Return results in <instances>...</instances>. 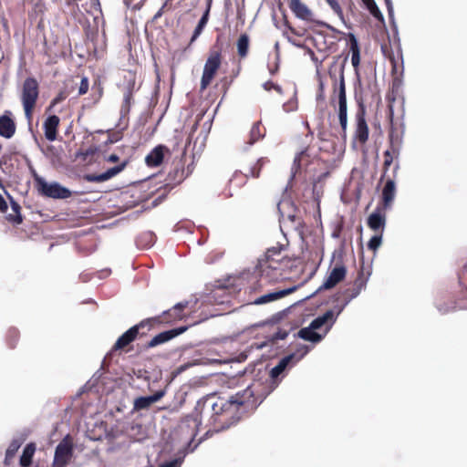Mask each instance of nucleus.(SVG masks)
<instances>
[{"instance_id": "bf43d9fd", "label": "nucleus", "mask_w": 467, "mask_h": 467, "mask_svg": "<svg viewBox=\"0 0 467 467\" xmlns=\"http://www.w3.org/2000/svg\"><path fill=\"white\" fill-rule=\"evenodd\" d=\"M92 4L95 7H97L100 11V4L99 0H92Z\"/></svg>"}, {"instance_id": "5fc2aeb1", "label": "nucleus", "mask_w": 467, "mask_h": 467, "mask_svg": "<svg viewBox=\"0 0 467 467\" xmlns=\"http://www.w3.org/2000/svg\"><path fill=\"white\" fill-rule=\"evenodd\" d=\"M108 161L109 162H116L119 161V156L116 155V154H110L108 158H107Z\"/></svg>"}, {"instance_id": "79ce46f5", "label": "nucleus", "mask_w": 467, "mask_h": 467, "mask_svg": "<svg viewBox=\"0 0 467 467\" xmlns=\"http://www.w3.org/2000/svg\"><path fill=\"white\" fill-rule=\"evenodd\" d=\"M186 452H183L182 457L176 458L171 462L161 464L160 467H180L183 462Z\"/></svg>"}, {"instance_id": "37998d69", "label": "nucleus", "mask_w": 467, "mask_h": 467, "mask_svg": "<svg viewBox=\"0 0 467 467\" xmlns=\"http://www.w3.org/2000/svg\"><path fill=\"white\" fill-rule=\"evenodd\" d=\"M309 347L303 345L297 348L296 354V364L308 353Z\"/></svg>"}, {"instance_id": "e433bc0d", "label": "nucleus", "mask_w": 467, "mask_h": 467, "mask_svg": "<svg viewBox=\"0 0 467 467\" xmlns=\"http://www.w3.org/2000/svg\"><path fill=\"white\" fill-rule=\"evenodd\" d=\"M327 5L330 6V8L333 10V12L338 16V18L342 21H344V14L343 10L338 3L337 0H326Z\"/></svg>"}, {"instance_id": "5701e85b", "label": "nucleus", "mask_w": 467, "mask_h": 467, "mask_svg": "<svg viewBox=\"0 0 467 467\" xmlns=\"http://www.w3.org/2000/svg\"><path fill=\"white\" fill-rule=\"evenodd\" d=\"M166 147L163 145L156 146L145 158V162L149 167H157L161 164Z\"/></svg>"}, {"instance_id": "cd10ccee", "label": "nucleus", "mask_w": 467, "mask_h": 467, "mask_svg": "<svg viewBox=\"0 0 467 467\" xmlns=\"http://www.w3.org/2000/svg\"><path fill=\"white\" fill-rule=\"evenodd\" d=\"M36 451V446L34 443H28L23 450V453L20 457V465L22 467H29L32 463V458Z\"/></svg>"}, {"instance_id": "aec40b11", "label": "nucleus", "mask_w": 467, "mask_h": 467, "mask_svg": "<svg viewBox=\"0 0 467 467\" xmlns=\"http://www.w3.org/2000/svg\"><path fill=\"white\" fill-rule=\"evenodd\" d=\"M356 120L355 139L360 143H365L368 139V127L365 119L364 112L358 113Z\"/></svg>"}, {"instance_id": "f704fd0d", "label": "nucleus", "mask_w": 467, "mask_h": 467, "mask_svg": "<svg viewBox=\"0 0 467 467\" xmlns=\"http://www.w3.org/2000/svg\"><path fill=\"white\" fill-rule=\"evenodd\" d=\"M370 14L379 21L384 22V16L374 0H363Z\"/></svg>"}, {"instance_id": "393cba45", "label": "nucleus", "mask_w": 467, "mask_h": 467, "mask_svg": "<svg viewBox=\"0 0 467 467\" xmlns=\"http://www.w3.org/2000/svg\"><path fill=\"white\" fill-rule=\"evenodd\" d=\"M8 199L10 200L12 213L6 214V220L14 224L22 223L23 217L21 214L20 205L14 200V198L10 194H8Z\"/></svg>"}, {"instance_id": "a18cd8bd", "label": "nucleus", "mask_w": 467, "mask_h": 467, "mask_svg": "<svg viewBox=\"0 0 467 467\" xmlns=\"http://www.w3.org/2000/svg\"><path fill=\"white\" fill-rule=\"evenodd\" d=\"M384 1L386 4V6H387L389 16L390 19L393 20L394 19V8H393V5H392V1L391 0H384Z\"/></svg>"}, {"instance_id": "c03bdc74", "label": "nucleus", "mask_w": 467, "mask_h": 467, "mask_svg": "<svg viewBox=\"0 0 467 467\" xmlns=\"http://www.w3.org/2000/svg\"><path fill=\"white\" fill-rule=\"evenodd\" d=\"M88 80L87 78H83L81 79L80 85L78 87V94L84 95L88 92Z\"/></svg>"}, {"instance_id": "4d7b16f0", "label": "nucleus", "mask_w": 467, "mask_h": 467, "mask_svg": "<svg viewBox=\"0 0 467 467\" xmlns=\"http://www.w3.org/2000/svg\"><path fill=\"white\" fill-rule=\"evenodd\" d=\"M317 100H323V99H325L324 91H319V93L317 95Z\"/></svg>"}, {"instance_id": "72a5a7b5", "label": "nucleus", "mask_w": 467, "mask_h": 467, "mask_svg": "<svg viewBox=\"0 0 467 467\" xmlns=\"http://www.w3.org/2000/svg\"><path fill=\"white\" fill-rule=\"evenodd\" d=\"M155 243V235L151 232L143 233L137 240L138 245L144 248L151 247Z\"/></svg>"}, {"instance_id": "f8f14e48", "label": "nucleus", "mask_w": 467, "mask_h": 467, "mask_svg": "<svg viewBox=\"0 0 467 467\" xmlns=\"http://www.w3.org/2000/svg\"><path fill=\"white\" fill-rule=\"evenodd\" d=\"M289 8L296 18L310 22L313 20V13L301 0H289Z\"/></svg>"}, {"instance_id": "20e7f679", "label": "nucleus", "mask_w": 467, "mask_h": 467, "mask_svg": "<svg viewBox=\"0 0 467 467\" xmlns=\"http://www.w3.org/2000/svg\"><path fill=\"white\" fill-rule=\"evenodd\" d=\"M328 315L327 316H318L315 319H313L308 327L301 328L296 337L304 339L306 341H309L311 343H319L325 337L327 334L317 333L316 330L321 328L322 327H326L325 320L327 319Z\"/></svg>"}, {"instance_id": "052dcab7", "label": "nucleus", "mask_w": 467, "mask_h": 467, "mask_svg": "<svg viewBox=\"0 0 467 467\" xmlns=\"http://www.w3.org/2000/svg\"><path fill=\"white\" fill-rule=\"evenodd\" d=\"M400 169V163L399 162H396L395 166H394V171H393V173H394V177H396V174L398 172Z\"/></svg>"}, {"instance_id": "6e6d98bb", "label": "nucleus", "mask_w": 467, "mask_h": 467, "mask_svg": "<svg viewBox=\"0 0 467 467\" xmlns=\"http://www.w3.org/2000/svg\"><path fill=\"white\" fill-rule=\"evenodd\" d=\"M109 273H110V271L109 269H104V270L100 271L99 277L108 276L109 275Z\"/></svg>"}, {"instance_id": "09e8293b", "label": "nucleus", "mask_w": 467, "mask_h": 467, "mask_svg": "<svg viewBox=\"0 0 467 467\" xmlns=\"http://www.w3.org/2000/svg\"><path fill=\"white\" fill-rule=\"evenodd\" d=\"M311 59L315 63L317 70H319V67L322 65L323 60H319L314 54V52L311 51Z\"/></svg>"}, {"instance_id": "864d4df0", "label": "nucleus", "mask_w": 467, "mask_h": 467, "mask_svg": "<svg viewBox=\"0 0 467 467\" xmlns=\"http://www.w3.org/2000/svg\"><path fill=\"white\" fill-rule=\"evenodd\" d=\"M273 86H275V83L272 82V81H266L265 83L263 84V88L269 91L273 88Z\"/></svg>"}, {"instance_id": "423d86ee", "label": "nucleus", "mask_w": 467, "mask_h": 467, "mask_svg": "<svg viewBox=\"0 0 467 467\" xmlns=\"http://www.w3.org/2000/svg\"><path fill=\"white\" fill-rule=\"evenodd\" d=\"M221 66V55L219 52H212L208 57L202 71L201 79V89L204 90L213 79L217 70Z\"/></svg>"}, {"instance_id": "4c0bfd02", "label": "nucleus", "mask_w": 467, "mask_h": 467, "mask_svg": "<svg viewBox=\"0 0 467 467\" xmlns=\"http://www.w3.org/2000/svg\"><path fill=\"white\" fill-rule=\"evenodd\" d=\"M298 103L296 99V91L294 92V97L287 102L284 103L283 109L285 112H292L297 109Z\"/></svg>"}, {"instance_id": "c756f323", "label": "nucleus", "mask_w": 467, "mask_h": 467, "mask_svg": "<svg viewBox=\"0 0 467 467\" xmlns=\"http://www.w3.org/2000/svg\"><path fill=\"white\" fill-rule=\"evenodd\" d=\"M209 13H210V5L207 7L205 12L202 16L201 19L199 20V22L193 31V34L191 38L192 43L194 42L198 38V36L202 34L203 28L205 27V26L208 22Z\"/></svg>"}, {"instance_id": "7ed1b4c3", "label": "nucleus", "mask_w": 467, "mask_h": 467, "mask_svg": "<svg viewBox=\"0 0 467 467\" xmlns=\"http://www.w3.org/2000/svg\"><path fill=\"white\" fill-rule=\"evenodd\" d=\"M348 60V57H345L343 63L339 68V84L337 89L338 99V119L342 131L346 134L348 126V106H347V96H346V86L344 78L345 64Z\"/></svg>"}, {"instance_id": "c85d7f7f", "label": "nucleus", "mask_w": 467, "mask_h": 467, "mask_svg": "<svg viewBox=\"0 0 467 467\" xmlns=\"http://www.w3.org/2000/svg\"><path fill=\"white\" fill-rule=\"evenodd\" d=\"M366 286V282L358 279L355 282V287L352 290L347 289L343 292L346 296V304H349L354 298H356Z\"/></svg>"}, {"instance_id": "de8ad7c7", "label": "nucleus", "mask_w": 467, "mask_h": 467, "mask_svg": "<svg viewBox=\"0 0 467 467\" xmlns=\"http://www.w3.org/2000/svg\"><path fill=\"white\" fill-rule=\"evenodd\" d=\"M8 209L7 202H5V198L0 193V212L5 213Z\"/></svg>"}, {"instance_id": "473e14b6", "label": "nucleus", "mask_w": 467, "mask_h": 467, "mask_svg": "<svg viewBox=\"0 0 467 467\" xmlns=\"http://www.w3.org/2000/svg\"><path fill=\"white\" fill-rule=\"evenodd\" d=\"M306 155V150H302V151L298 152L296 155V157L294 159V161H293V165L291 167V174H290V178H289V182L294 180V178L296 177V173L300 170V168H301V161H302V159Z\"/></svg>"}, {"instance_id": "774afa93", "label": "nucleus", "mask_w": 467, "mask_h": 467, "mask_svg": "<svg viewBox=\"0 0 467 467\" xmlns=\"http://www.w3.org/2000/svg\"><path fill=\"white\" fill-rule=\"evenodd\" d=\"M337 59L338 57L336 58V60L334 61V63L332 64V67L336 66L337 62Z\"/></svg>"}, {"instance_id": "4468645a", "label": "nucleus", "mask_w": 467, "mask_h": 467, "mask_svg": "<svg viewBox=\"0 0 467 467\" xmlns=\"http://www.w3.org/2000/svg\"><path fill=\"white\" fill-rule=\"evenodd\" d=\"M296 288H297V286H292V287H289L286 289L278 290V291H275V292H271V293L260 296L253 301V304L254 305L268 304L270 302L278 300V299L293 293L294 291L296 290Z\"/></svg>"}, {"instance_id": "338daca9", "label": "nucleus", "mask_w": 467, "mask_h": 467, "mask_svg": "<svg viewBox=\"0 0 467 467\" xmlns=\"http://www.w3.org/2000/svg\"><path fill=\"white\" fill-rule=\"evenodd\" d=\"M438 310L441 312V313H446L448 310L447 309H442L441 307L438 306Z\"/></svg>"}, {"instance_id": "69168bd1", "label": "nucleus", "mask_w": 467, "mask_h": 467, "mask_svg": "<svg viewBox=\"0 0 467 467\" xmlns=\"http://www.w3.org/2000/svg\"><path fill=\"white\" fill-rule=\"evenodd\" d=\"M319 91H324V84H323V82L319 83Z\"/></svg>"}, {"instance_id": "ddd939ff", "label": "nucleus", "mask_w": 467, "mask_h": 467, "mask_svg": "<svg viewBox=\"0 0 467 467\" xmlns=\"http://www.w3.org/2000/svg\"><path fill=\"white\" fill-rule=\"evenodd\" d=\"M296 365V354H289L282 358L278 363L271 369L270 377L273 379H277L286 369Z\"/></svg>"}, {"instance_id": "603ef678", "label": "nucleus", "mask_w": 467, "mask_h": 467, "mask_svg": "<svg viewBox=\"0 0 467 467\" xmlns=\"http://www.w3.org/2000/svg\"><path fill=\"white\" fill-rule=\"evenodd\" d=\"M165 6H166V3H164V5L160 8V10L154 15L153 19L156 20L162 16Z\"/></svg>"}, {"instance_id": "7c9ffc66", "label": "nucleus", "mask_w": 467, "mask_h": 467, "mask_svg": "<svg viewBox=\"0 0 467 467\" xmlns=\"http://www.w3.org/2000/svg\"><path fill=\"white\" fill-rule=\"evenodd\" d=\"M399 154H400L399 150L395 149L393 147H391V149H389L384 151V162H383L384 173H383L381 179L386 175V172L389 170V168L390 167L391 163L393 162L394 158H398Z\"/></svg>"}, {"instance_id": "f03ea898", "label": "nucleus", "mask_w": 467, "mask_h": 467, "mask_svg": "<svg viewBox=\"0 0 467 467\" xmlns=\"http://www.w3.org/2000/svg\"><path fill=\"white\" fill-rule=\"evenodd\" d=\"M39 95L38 82L34 78H26L23 83L21 101L26 118L30 120L32 111Z\"/></svg>"}, {"instance_id": "6e6552de", "label": "nucleus", "mask_w": 467, "mask_h": 467, "mask_svg": "<svg viewBox=\"0 0 467 467\" xmlns=\"http://www.w3.org/2000/svg\"><path fill=\"white\" fill-rule=\"evenodd\" d=\"M72 445L67 439L60 441L55 451L54 466L65 467L72 457Z\"/></svg>"}, {"instance_id": "ea45409f", "label": "nucleus", "mask_w": 467, "mask_h": 467, "mask_svg": "<svg viewBox=\"0 0 467 467\" xmlns=\"http://www.w3.org/2000/svg\"><path fill=\"white\" fill-rule=\"evenodd\" d=\"M382 243V233L373 235L368 243V248L376 251Z\"/></svg>"}, {"instance_id": "0e129e2a", "label": "nucleus", "mask_w": 467, "mask_h": 467, "mask_svg": "<svg viewBox=\"0 0 467 467\" xmlns=\"http://www.w3.org/2000/svg\"><path fill=\"white\" fill-rule=\"evenodd\" d=\"M329 76H330V78L336 79V74L333 73L332 68H330V70H329Z\"/></svg>"}, {"instance_id": "412c9836", "label": "nucleus", "mask_w": 467, "mask_h": 467, "mask_svg": "<svg viewBox=\"0 0 467 467\" xmlns=\"http://www.w3.org/2000/svg\"><path fill=\"white\" fill-rule=\"evenodd\" d=\"M59 118L57 115H51L44 122L45 137L48 141L57 140V130L59 125Z\"/></svg>"}, {"instance_id": "bb28decb", "label": "nucleus", "mask_w": 467, "mask_h": 467, "mask_svg": "<svg viewBox=\"0 0 467 467\" xmlns=\"http://www.w3.org/2000/svg\"><path fill=\"white\" fill-rule=\"evenodd\" d=\"M348 37L350 42L351 63L353 67L357 70L360 63V50L358 42L355 35L352 33L348 35Z\"/></svg>"}, {"instance_id": "2eb2a0df", "label": "nucleus", "mask_w": 467, "mask_h": 467, "mask_svg": "<svg viewBox=\"0 0 467 467\" xmlns=\"http://www.w3.org/2000/svg\"><path fill=\"white\" fill-rule=\"evenodd\" d=\"M16 123L11 118V112L5 111V113L0 116V136L5 139H10L16 133Z\"/></svg>"}, {"instance_id": "49530a36", "label": "nucleus", "mask_w": 467, "mask_h": 467, "mask_svg": "<svg viewBox=\"0 0 467 467\" xmlns=\"http://www.w3.org/2000/svg\"><path fill=\"white\" fill-rule=\"evenodd\" d=\"M93 150L88 149L85 151L79 150L77 152V157H81L84 161L87 159L88 156L93 154Z\"/></svg>"}, {"instance_id": "58836bf2", "label": "nucleus", "mask_w": 467, "mask_h": 467, "mask_svg": "<svg viewBox=\"0 0 467 467\" xmlns=\"http://www.w3.org/2000/svg\"><path fill=\"white\" fill-rule=\"evenodd\" d=\"M268 161V160L266 158H260L257 160V162L255 163L254 166H253L251 169H250V173H251V176L254 177V178H257L259 177V174H260V169Z\"/></svg>"}, {"instance_id": "a878e982", "label": "nucleus", "mask_w": 467, "mask_h": 467, "mask_svg": "<svg viewBox=\"0 0 467 467\" xmlns=\"http://www.w3.org/2000/svg\"><path fill=\"white\" fill-rule=\"evenodd\" d=\"M265 136V130L262 127L261 121H257L253 124L250 132L249 139L247 141L248 147H251Z\"/></svg>"}, {"instance_id": "c9c22d12", "label": "nucleus", "mask_w": 467, "mask_h": 467, "mask_svg": "<svg viewBox=\"0 0 467 467\" xmlns=\"http://www.w3.org/2000/svg\"><path fill=\"white\" fill-rule=\"evenodd\" d=\"M20 446H21V442L19 441H17V440L12 441L5 451V461L12 459L16 455V453L18 451V449L20 448Z\"/></svg>"}, {"instance_id": "a211bd4d", "label": "nucleus", "mask_w": 467, "mask_h": 467, "mask_svg": "<svg viewBox=\"0 0 467 467\" xmlns=\"http://www.w3.org/2000/svg\"><path fill=\"white\" fill-rule=\"evenodd\" d=\"M396 196V183L393 178L388 179L382 190L383 208L389 209Z\"/></svg>"}, {"instance_id": "39448f33", "label": "nucleus", "mask_w": 467, "mask_h": 467, "mask_svg": "<svg viewBox=\"0 0 467 467\" xmlns=\"http://www.w3.org/2000/svg\"><path fill=\"white\" fill-rule=\"evenodd\" d=\"M36 182L41 194L48 198L67 199L71 195L69 189L62 186L58 182H47L42 178H38Z\"/></svg>"}, {"instance_id": "a19ab883", "label": "nucleus", "mask_w": 467, "mask_h": 467, "mask_svg": "<svg viewBox=\"0 0 467 467\" xmlns=\"http://www.w3.org/2000/svg\"><path fill=\"white\" fill-rule=\"evenodd\" d=\"M130 99H131V92L130 90H128L124 94V98H123V104H122V107H121V112L122 113L129 112L130 106Z\"/></svg>"}, {"instance_id": "4be33fe9", "label": "nucleus", "mask_w": 467, "mask_h": 467, "mask_svg": "<svg viewBox=\"0 0 467 467\" xmlns=\"http://www.w3.org/2000/svg\"><path fill=\"white\" fill-rule=\"evenodd\" d=\"M348 304H346V300L341 305H336L333 309H329L326 311L322 316H327V319L325 320L326 328H325V334H327L329 330L332 328L333 325L336 323L338 316L342 313V311L345 309V307Z\"/></svg>"}, {"instance_id": "f3484780", "label": "nucleus", "mask_w": 467, "mask_h": 467, "mask_svg": "<svg viewBox=\"0 0 467 467\" xmlns=\"http://www.w3.org/2000/svg\"><path fill=\"white\" fill-rule=\"evenodd\" d=\"M368 226L375 231L383 232L384 227L386 225V216L382 213L379 207L376 208V210L368 216Z\"/></svg>"}, {"instance_id": "3c124183", "label": "nucleus", "mask_w": 467, "mask_h": 467, "mask_svg": "<svg viewBox=\"0 0 467 467\" xmlns=\"http://www.w3.org/2000/svg\"><path fill=\"white\" fill-rule=\"evenodd\" d=\"M287 337V332L279 330L275 333V338L276 339H285Z\"/></svg>"}, {"instance_id": "1a4fd4ad", "label": "nucleus", "mask_w": 467, "mask_h": 467, "mask_svg": "<svg viewBox=\"0 0 467 467\" xmlns=\"http://www.w3.org/2000/svg\"><path fill=\"white\" fill-rule=\"evenodd\" d=\"M346 274V267L343 265H337L329 273L328 276L322 284V285L313 295L306 296V299L313 296L315 294L321 290H327L333 288L345 278Z\"/></svg>"}, {"instance_id": "9b49d317", "label": "nucleus", "mask_w": 467, "mask_h": 467, "mask_svg": "<svg viewBox=\"0 0 467 467\" xmlns=\"http://www.w3.org/2000/svg\"><path fill=\"white\" fill-rule=\"evenodd\" d=\"M126 161L114 166L112 168L108 169L106 171L100 173V174H85L83 179L86 182H106L117 174H119L120 171H122L126 166Z\"/></svg>"}, {"instance_id": "9d476101", "label": "nucleus", "mask_w": 467, "mask_h": 467, "mask_svg": "<svg viewBox=\"0 0 467 467\" xmlns=\"http://www.w3.org/2000/svg\"><path fill=\"white\" fill-rule=\"evenodd\" d=\"M187 330V327H181L170 330H166L154 336L147 344V348H151L159 345L164 344Z\"/></svg>"}, {"instance_id": "b1692460", "label": "nucleus", "mask_w": 467, "mask_h": 467, "mask_svg": "<svg viewBox=\"0 0 467 467\" xmlns=\"http://www.w3.org/2000/svg\"><path fill=\"white\" fill-rule=\"evenodd\" d=\"M188 301H182L175 304L172 308L162 312V317L167 322L180 320L182 318V310L188 306Z\"/></svg>"}, {"instance_id": "f257e3e1", "label": "nucleus", "mask_w": 467, "mask_h": 467, "mask_svg": "<svg viewBox=\"0 0 467 467\" xmlns=\"http://www.w3.org/2000/svg\"><path fill=\"white\" fill-rule=\"evenodd\" d=\"M254 407V391L250 386L227 399L208 396L198 401L195 410L182 420L181 429H189L193 438L197 435L203 419L208 418L207 424L214 431H219L236 423L244 413Z\"/></svg>"}, {"instance_id": "2f4dec72", "label": "nucleus", "mask_w": 467, "mask_h": 467, "mask_svg": "<svg viewBox=\"0 0 467 467\" xmlns=\"http://www.w3.org/2000/svg\"><path fill=\"white\" fill-rule=\"evenodd\" d=\"M249 48V36L243 34L237 40V52L241 57H245L248 54Z\"/></svg>"}, {"instance_id": "0eeeda50", "label": "nucleus", "mask_w": 467, "mask_h": 467, "mask_svg": "<svg viewBox=\"0 0 467 467\" xmlns=\"http://www.w3.org/2000/svg\"><path fill=\"white\" fill-rule=\"evenodd\" d=\"M159 318L160 317L145 319L140 322L139 324L131 327L117 339L116 343L113 346V349L119 350L130 344L132 341L136 339L140 327H143L146 325L150 324L152 320H159Z\"/></svg>"}, {"instance_id": "6ab92c4d", "label": "nucleus", "mask_w": 467, "mask_h": 467, "mask_svg": "<svg viewBox=\"0 0 467 467\" xmlns=\"http://www.w3.org/2000/svg\"><path fill=\"white\" fill-rule=\"evenodd\" d=\"M164 394L165 392L163 390H159L153 395L137 398L134 400V410H141L150 408L153 403L160 400L164 396Z\"/></svg>"}, {"instance_id": "13d9d810", "label": "nucleus", "mask_w": 467, "mask_h": 467, "mask_svg": "<svg viewBox=\"0 0 467 467\" xmlns=\"http://www.w3.org/2000/svg\"><path fill=\"white\" fill-rule=\"evenodd\" d=\"M273 88L276 90L279 94H282L283 92V89L279 85L275 84V86H273Z\"/></svg>"}, {"instance_id": "680f3d73", "label": "nucleus", "mask_w": 467, "mask_h": 467, "mask_svg": "<svg viewBox=\"0 0 467 467\" xmlns=\"http://www.w3.org/2000/svg\"><path fill=\"white\" fill-rule=\"evenodd\" d=\"M271 268V266H267V267H265L263 270H262V273H263V276H265V275H268V271L269 269Z\"/></svg>"}, {"instance_id": "e2e57ef3", "label": "nucleus", "mask_w": 467, "mask_h": 467, "mask_svg": "<svg viewBox=\"0 0 467 467\" xmlns=\"http://www.w3.org/2000/svg\"><path fill=\"white\" fill-rule=\"evenodd\" d=\"M9 334H10V336H12V337H13V336H14V337H16L17 333H16V329H11V330L9 331Z\"/></svg>"}, {"instance_id": "8fccbe9b", "label": "nucleus", "mask_w": 467, "mask_h": 467, "mask_svg": "<svg viewBox=\"0 0 467 467\" xmlns=\"http://www.w3.org/2000/svg\"><path fill=\"white\" fill-rule=\"evenodd\" d=\"M279 253V250L275 247L269 248L266 252V257L271 258L274 255L277 254Z\"/></svg>"}, {"instance_id": "dca6fc26", "label": "nucleus", "mask_w": 467, "mask_h": 467, "mask_svg": "<svg viewBox=\"0 0 467 467\" xmlns=\"http://www.w3.org/2000/svg\"><path fill=\"white\" fill-rule=\"evenodd\" d=\"M277 209L280 214V222L285 220L295 223L296 219V207L289 200H283L277 203Z\"/></svg>"}]
</instances>
